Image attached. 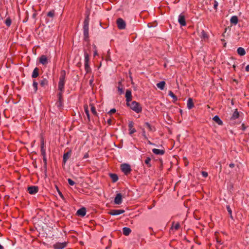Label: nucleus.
<instances>
[{
  "label": "nucleus",
  "instance_id": "1",
  "mask_svg": "<svg viewBox=\"0 0 249 249\" xmlns=\"http://www.w3.org/2000/svg\"><path fill=\"white\" fill-rule=\"evenodd\" d=\"M66 71L62 70L60 72V76L58 82V88L60 91H64L65 84Z\"/></svg>",
  "mask_w": 249,
  "mask_h": 249
},
{
  "label": "nucleus",
  "instance_id": "2",
  "mask_svg": "<svg viewBox=\"0 0 249 249\" xmlns=\"http://www.w3.org/2000/svg\"><path fill=\"white\" fill-rule=\"evenodd\" d=\"M89 16L88 15L84 21L83 25V35L84 36V39L87 40L89 38Z\"/></svg>",
  "mask_w": 249,
  "mask_h": 249
},
{
  "label": "nucleus",
  "instance_id": "3",
  "mask_svg": "<svg viewBox=\"0 0 249 249\" xmlns=\"http://www.w3.org/2000/svg\"><path fill=\"white\" fill-rule=\"evenodd\" d=\"M127 106H129L131 109L137 113H140L142 111L141 106L136 101H133L130 104L128 103V105Z\"/></svg>",
  "mask_w": 249,
  "mask_h": 249
},
{
  "label": "nucleus",
  "instance_id": "4",
  "mask_svg": "<svg viewBox=\"0 0 249 249\" xmlns=\"http://www.w3.org/2000/svg\"><path fill=\"white\" fill-rule=\"evenodd\" d=\"M121 169L122 172L125 175H127L130 173L131 168L129 164L124 163L121 165Z\"/></svg>",
  "mask_w": 249,
  "mask_h": 249
},
{
  "label": "nucleus",
  "instance_id": "5",
  "mask_svg": "<svg viewBox=\"0 0 249 249\" xmlns=\"http://www.w3.org/2000/svg\"><path fill=\"white\" fill-rule=\"evenodd\" d=\"M116 24L118 29L120 30H123L125 28L126 23L122 18H119L117 19Z\"/></svg>",
  "mask_w": 249,
  "mask_h": 249
},
{
  "label": "nucleus",
  "instance_id": "6",
  "mask_svg": "<svg viewBox=\"0 0 249 249\" xmlns=\"http://www.w3.org/2000/svg\"><path fill=\"white\" fill-rule=\"evenodd\" d=\"M67 242H64L63 243L57 242L53 245L54 249H63L66 247Z\"/></svg>",
  "mask_w": 249,
  "mask_h": 249
},
{
  "label": "nucleus",
  "instance_id": "7",
  "mask_svg": "<svg viewBox=\"0 0 249 249\" xmlns=\"http://www.w3.org/2000/svg\"><path fill=\"white\" fill-rule=\"evenodd\" d=\"M178 22L181 26H185L186 25L185 16L182 14L178 16Z\"/></svg>",
  "mask_w": 249,
  "mask_h": 249
},
{
  "label": "nucleus",
  "instance_id": "8",
  "mask_svg": "<svg viewBox=\"0 0 249 249\" xmlns=\"http://www.w3.org/2000/svg\"><path fill=\"white\" fill-rule=\"evenodd\" d=\"M28 191L29 194L34 195L38 192V188L36 186H30L28 188Z\"/></svg>",
  "mask_w": 249,
  "mask_h": 249
},
{
  "label": "nucleus",
  "instance_id": "9",
  "mask_svg": "<svg viewBox=\"0 0 249 249\" xmlns=\"http://www.w3.org/2000/svg\"><path fill=\"white\" fill-rule=\"evenodd\" d=\"M125 98L127 105H128V103L132 100L131 91L129 89H127L125 92Z\"/></svg>",
  "mask_w": 249,
  "mask_h": 249
},
{
  "label": "nucleus",
  "instance_id": "10",
  "mask_svg": "<svg viewBox=\"0 0 249 249\" xmlns=\"http://www.w3.org/2000/svg\"><path fill=\"white\" fill-rule=\"evenodd\" d=\"M124 210H112L109 212V214L112 215H117L123 213Z\"/></svg>",
  "mask_w": 249,
  "mask_h": 249
},
{
  "label": "nucleus",
  "instance_id": "11",
  "mask_svg": "<svg viewBox=\"0 0 249 249\" xmlns=\"http://www.w3.org/2000/svg\"><path fill=\"white\" fill-rule=\"evenodd\" d=\"M122 202V196L121 194H117L114 199V203L119 205Z\"/></svg>",
  "mask_w": 249,
  "mask_h": 249
},
{
  "label": "nucleus",
  "instance_id": "12",
  "mask_svg": "<svg viewBox=\"0 0 249 249\" xmlns=\"http://www.w3.org/2000/svg\"><path fill=\"white\" fill-rule=\"evenodd\" d=\"M128 128L129 131V134L131 135L134 133L136 132V130L134 128V123L132 121H130L128 123Z\"/></svg>",
  "mask_w": 249,
  "mask_h": 249
},
{
  "label": "nucleus",
  "instance_id": "13",
  "mask_svg": "<svg viewBox=\"0 0 249 249\" xmlns=\"http://www.w3.org/2000/svg\"><path fill=\"white\" fill-rule=\"evenodd\" d=\"M39 62L43 65H46L48 64V61L46 55H42L39 58Z\"/></svg>",
  "mask_w": 249,
  "mask_h": 249
},
{
  "label": "nucleus",
  "instance_id": "14",
  "mask_svg": "<svg viewBox=\"0 0 249 249\" xmlns=\"http://www.w3.org/2000/svg\"><path fill=\"white\" fill-rule=\"evenodd\" d=\"M86 214V209L84 207H82L79 210L76 212V214L78 216L83 217Z\"/></svg>",
  "mask_w": 249,
  "mask_h": 249
},
{
  "label": "nucleus",
  "instance_id": "15",
  "mask_svg": "<svg viewBox=\"0 0 249 249\" xmlns=\"http://www.w3.org/2000/svg\"><path fill=\"white\" fill-rule=\"evenodd\" d=\"M180 227V225L179 222L175 223V222H173L172 224V226L170 228V230L171 231H177Z\"/></svg>",
  "mask_w": 249,
  "mask_h": 249
},
{
  "label": "nucleus",
  "instance_id": "16",
  "mask_svg": "<svg viewBox=\"0 0 249 249\" xmlns=\"http://www.w3.org/2000/svg\"><path fill=\"white\" fill-rule=\"evenodd\" d=\"M71 154V150H70L67 153H65L63 155V162L64 163H66L67 160L70 158V156Z\"/></svg>",
  "mask_w": 249,
  "mask_h": 249
},
{
  "label": "nucleus",
  "instance_id": "17",
  "mask_svg": "<svg viewBox=\"0 0 249 249\" xmlns=\"http://www.w3.org/2000/svg\"><path fill=\"white\" fill-rule=\"evenodd\" d=\"M152 152H153V153L157 155H162L165 153L164 150L156 148L153 149Z\"/></svg>",
  "mask_w": 249,
  "mask_h": 249
},
{
  "label": "nucleus",
  "instance_id": "18",
  "mask_svg": "<svg viewBox=\"0 0 249 249\" xmlns=\"http://www.w3.org/2000/svg\"><path fill=\"white\" fill-rule=\"evenodd\" d=\"M187 106L188 109H191L194 107V104L193 103V99L191 98H189L188 99Z\"/></svg>",
  "mask_w": 249,
  "mask_h": 249
},
{
  "label": "nucleus",
  "instance_id": "19",
  "mask_svg": "<svg viewBox=\"0 0 249 249\" xmlns=\"http://www.w3.org/2000/svg\"><path fill=\"white\" fill-rule=\"evenodd\" d=\"M38 75H39V69L38 68L36 67L33 70V71L32 74V77L33 78H36L37 77H38Z\"/></svg>",
  "mask_w": 249,
  "mask_h": 249
},
{
  "label": "nucleus",
  "instance_id": "20",
  "mask_svg": "<svg viewBox=\"0 0 249 249\" xmlns=\"http://www.w3.org/2000/svg\"><path fill=\"white\" fill-rule=\"evenodd\" d=\"M213 119L218 125H223V122L222 121V120L220 119V118L218 116L216 115V116H214L213 117Z\"/></svg>",
  "mask_w": 249,
  "mask_h": 249
},
{
  "label": "nucleus",
  "instance_id": "21",
  "mask_svg": "<svg viewBox=\"0 0 249 249\" xmlns=\"http://www.w3.org/2000/svg\"><path fill=\"white\" fill-rule=\"evenodd\" d=\"M118 85H119V86L117 87L118 91L119 94H122L124 93V90L123 86L122 85L121 81H119L118 82Z\"/></svg>",
  "mask_w": 249,
  "mask_h": 249
},
{
  "label": "nucleus",
  "instance_id": "22",
  "mask_svg": "<svg viewBox=\"0 0 249 249\" xmlns=\"http://www.w3.org/2000/svg\"><path fill=\"white\" fill-rule=\"evenodd\" d=\"M131 230L130 228L127 227H124L123 228V233L125 236H128L131 233Z\"/></svg>",
  "mask_w": 249,
  "mask_h": 249
},
{
  "label": "nucleus",
  "instance_id": "23",
  "mask_svg": "<svg viewBox=\"0 0 249 249\" xmlns=\"http://www.w3.org/2000/svg\"><path fill=\"white\" fill-rule=\"evenodd\" d=\"M48 81L47 80V79L45 78L42 77V79H41L39 81L40 85L42 87H44L47 86L48 85Z\"/></svg>",
  "mask_w": 249,
  "mask_h": 249
},
{
  "label": "nucleus",
  "instance_id": "24",
  "mask_svg": "<svg viewBox=\"0 0 249 249\" xmlns=\"http://www.w3.org/2000/svg\"><path fill=\"white\" fill-rule=\"evenodd\" d=\"M237 51L238 54L241 56H243L246 54L245 50L242 47H239Z\"/></svg>",
  "mask_w": 249,
  "mask_h": 249
},
{
  "label": "nucleus",
  "instance_id": "25",
  "mask_svg": "<svg viewBox=\"0 0 249 249\" xmlns=\"http://www.w3.org/2000/svg\"><path fill=\"white\" fill-rule=\"evenodd\" d=\"M145 126L148 129V130L150 131H156V128L154 126L151 125V124L148 122H146L144 124Z\"/></svg>",
  "mask_w": 249,
  "mask_h": 249
},
{
  "label": "nucleus",
  "instance_id": "26",
  "mask_svg": "<svg viewBox=\"0 0 249 249\" xmlns=\"http://www.w3.org/2000/svg\"><path fill=\"white\" fill-rule=\"evenodd\" d=\"M63 91H60V92L57 94L60 106L62 105L63 102Z\"/></svg>",
  "mask_w": 249,
  "mask_h": 249
},
{
  "label": "nucleus",
  "instance_id": "27",
  "mask_svg": "<svg viewBox=\"0 0 249 249\" xmlns=\"http://www.w3.org/2000/svg\"><path fill=\"white\" fill-rule=\"evenodd\" d=\"M239 116V113L238 111H237V109H235L231 117V119L233 120H235V119L238 118Z\"/></svg>",
  "mask_w": 249,
  "mask_h": 249
},
{
  "label": "nucleus",
  "instance_id": "28",
  "mask_svg": "<svg viewBox=\"0 0 249 249\" xmlns=\"http://www.w3.org/2000/svg\"><path fill=\"white\" fill-rule=\"evenodd\" d=\"M84 64H89V56L87 52H84Z\"/></svg>",
  "mask_w": 249,
  "mask_h": 249
},
{
  "label": "nucleus",
  "instance_id": "29",
  "mask_svg": "<svg viewBox=\"0 0 249 249\" xmlns=\"http://www.w3.org/2000/svg\"><path fill=\"white\" fill-rule=\"evenodd\" d=\"M230 21L231 23H232L234 25H236L237 24L238 21V19L237 16H234L231 17L230 19Z\"/></svg>",
  "mask_w": 249,
  "mask_h": 249
},
{
  "label": "nucleus",
  "instance_id": "30",
  "mask_svg": "<svg viewBox=\"0 0 249 249\" xmlns=\"http://www.w3.org/2000/svg\"><path fill=\"white\" fill-rule=\"evenodd\" d=\"M165 82L163 81L157 84V86L161 90H163L165 87Z\"/></svg>",
  "mask_w": 249,
  "mask_h": 249
},
{
  "label": "nucleus",
  "instance_id": "31",
  "mask_svg": "<svg viewBox=\"0 0 249 249\" xmlns=\"http://www.w3.org/2000/svg\"><path fill=\"white\" fill-rule=\"evenodd\" d=\"M110 177L113 182H116L118 179V176L115 174H110Z\"/></svg>",
  "mask_w": 249,
  "mask_h": 249
},
{
  "label": "nucleus",
  "instance_id": "32",
  "mask_svg": "<svg viewBox=\"0 0 249 249\" xmlns=\"http://www.w3.org/2000/svg\"><path fill=\"white\" fill-rule=\"evenodd\" d=\"M226 208H227V211L228 212V213H229V214L230 216V217L231 218V219H233V216L232 215V210H231V208H230V206L229 205H227L226 206Z\"/></svg>",
  "mask_w": 249,
  "mask_h": 249
},
{
  "label": "nucleus",
  "instance_id": "33",
  "mask_svg": "<svg viewBox=\"0 0 249 249\" xmlns=\"http://www.w3.org/2000/svg\"><path fill=\"white\" fill-rule=\"evenodd\" d=\"M84 109H85V113L87 116L88 120H89V121H90V116H89V111L88 110V106H85Z\"/></svg>",
  "mask_w": 249,
  "mask_h": 249
},
{
  "label": "nucleus",
  "instance_id": "34",
  "mask_svg": "<svg viewBox=\"0 0 249 249\" xmlns=\"http://www.w3.org/2000/svg\"><path fill=\"white\" fill-rule=\"evenodd\" d=\"M84 66L86 73H89L91 71V69L90 68L89 64H84Z\"/></svg>",
  "mask_w": 249,
  "mask_h": 249
},
{
  "label": "nucleus",
  "instance_id": "35",
  "mask_svg": "<svg viewBox=\"0 0 249 249\" xmlns=\"http://www.w3.org/2000/svg\"><path fill=\"white\" fill-rule=\"evenodd\" d=\"M37 86L38 83L36 80H34L33 83V87L34 88V91L35 92H36L37 90Z\"/></svg>",
  "mask_w": 249,
  "mask_h": 249
},
{
  "label": "nucleus",
  "instance_id": "36",
  "mask_svg": "<svg viewBox=\"0 0 249 249\" xmlns=\"http://www.w3.org/2000/svg\"><path fill=\"white\" fill-rule=\"evenodd\" d=\"M168 94L170 96L173 98L174 101H177L178 100L177 96L174 94V93L172 91H169Z\"/></svg>",
  "mask_w": 249,
  "mask_h": 249
},
{
  "label": "nucleus",
  "instance_id": "37",
  "mask_svg": "<svg viewBox=\"0 0 249 249\" xmlns=\"http://www.w3.org/2000/svg\"><path fill=\"white\" fill-rule=\"evenodd\" d=\"M5 23L7 26L9 27L11 24V19L9 18H7L5 21Z\"/></svg>",
  "mask_w": 249,
  "mask_h": 249
},
{
  "label": "nucleus",
  "instance_id": "38",
  "mask_svg": "<svg viewBox=\"0 0 249 249\" xmlns=\"http://www.w3.org/2000/svg\"><path fill=\"white\" fill-rule=\"evenodd\" d=\"M201 38H208V35L207 34V33L204 31H202L201 33Z\"/></svg>",
  "mask_w": 249,
  "mask_h": 249
},
{
  "label": "nucleus",
  "instance_id": "39",
  "mask_svg": "<svg viewBox=\"0 0 249 249\" xmlns=\"http://www.w3.org/2000/svg\"><path fill=\"white\" fill-rule=\"evenodd\" d=\"M151 161V159L149 158V157H147L146 159H145L144 162H145V163L148 166V167H150L151 166V165L150 164V162Z\"/></svg>",
  "mask_w": 249,
  "mask_h": 249
},
{
  "label": "nucleus",
  "instance_id": "40",
  "mask_svg": "<svg viewBox=\"0 0 249 249\" xmlns=\"http://www.w3.org/2000/svg\"><path fill=\"white\" fill-rule=\"evenodd\" d=\"M54 15V11L53 10L47 13V16L53 18Z\"/></svg>",
  "mask_w": 249,
  "mask_h": 249
},
{
  "label": "nucleus",
  "instance_id": "41",
  "mask_svg": "<svg viewBox=\"0 0 249 249\" xmlns=\"http://www.w3.org/2000/svg\"><path fill=\"white\" fill-rule=\"evenodd\" d=\"M91 111L94 115H97V113L96 112V108L93 105H91Z\"/></svg>",
  "mask_w": 249,
  "mask_h": 249
},
{
  "label": "nucleus",
  "instance_id": "42",
  "mask_svg": "<svg viewBox=\"0 0 249 249\" xmlns=\"http://www.w3.org/2000/svg\"><path fill=\"white\" fill-rule=\"evenodd\" d=\"M68 183L70 185H74L75 184V182L74 181H73L72 179H71V178H68Z\"/></svg>",
  "mask_w": 249,
  "mask_h": 249
},
{
  "label": "nucleus",
  "instance_id": "43",
  "mask_svg": "<svg viewBox=\"0 0 249 249\" xmlns=\"http://www.w3.org/2000/svg\"><path fill=\"white\" fill-rule=\"evenodd\" d=\"M43 147H44V142H43V141H42L41 143V151L42 154H44L45 153V151L43 150Z\"/></svg>",
  "mask_w": 249,
  "mask_h": 249
},
{
  "label": "nucleus",
  "instance_id": "44",
  "mask_svg": "<svg viewBox=\"0 0 249 249\" xmlns=\"http://www.w3.org/2000/svg\"><path fill=\"white\" fill-rule=\"evenodd\" d=\"M202 176H203V177H204V178H206V177H208V173H207V172H205V171H203V172H202Z\"/></svg>",
  "mask_w": 249,
  "mask_h": 249
},
{
  "label": "nucleus",
  "instance_id": "45",
  "mask_svg": "<svg viewBox=\"0 0 249 249\" xmlns=\"http://www.w3.org/2000/svg\"><path fill=\"white\" fill-rule=\"evenodd\" d=\"M116 112V109L115 108L111 109L109 112L108 113L109 114H112Z\"/></svg>",
  "mask_w": 249,
  "mask_h": 249
},
{
  "label": "nucleus",
  "instance_id": "46",
  "mask_svg": "<svg viewBox=\"0 0 249 249\" xmlns=\"http://www.w3.org/2000/svg\"><path fill=\"white\" fill-rule=\"evenodd\" d=\"M217 6H218V2L216 1H215L214 5H213L214 8L216 9Z\"/></svg>",
  "mask_w": 249,
  "mask_h": 249
},
{
  "label": "nucleus",
  "instance_id": "47",
  "mask_svg": "<svg viewBox=\"0 0 249 249\" xmlns=\"http://www.w3.org/2000/svg\"><path fill=\"white\" fill-rule=\"evenodd\" d=\"M234 166H235L234 164V163H230V164H229V167H230V168H233V167H234Z\"/></svg>",
  "mask_w": 249,
  "mask_h": 249
},
{
  "label": "nucleus",
  "instance_id": "48",
  "mask_svg": "<svg viewBox=\"0 0 249 249\" xmlns=\"http://www.w3.org/2000/svg\"><path fill=\"white\" fill-rule=\"evenodd\" d=\"M246 71H249V65H247L246 67Z\"/></svg>",
  "mask_w": 249,
  "mask_h": 249
},
{
  "label": "nucleus",
  "instance_id": "49",
  "mask_svg": "<svg viewBox=\"0 0 249 249\" xmlns=\"http://www.w3.org/2000/svg\"><path fill=\"white\" fill-rule=\"evenodd\" d=\"M89 157V155H88V153H86V154H85V155L84 156V159H86L87 158H88Z\"/></svg>",
  "mask_w": 249,
  "mask_h": 249
},
{
  "label": "nucleus",
  "instance_id": "50",
  "mask_svg": "<svg viewBox=\"0 0 249 249\" xmlns=\"http://www.w3.org/2000/svg\"><path fill=\"white\" fill-rule=\"evenodd\" d=\"M111 122H112V121H111V119H108V120H107V123H108V124H110V125L111 124Z\"/></svg>",
  "mask_w": 249,
  "mask_h": 249
},
{
  "label": "nucleus",
  "instance_id": "51",
  "mask_svg": "<svg viewBox=\"0 0 249 249\" xmlns=\"http://www.w3.org/2000/svg\"><path fill=\"white\" fill-rule=\"evenodd\" d=\"M0 249H4V247L0 244Z\"/></svg>",
  "mask_w": 249,
  "mask_h": 249
},
{
  "label": "nucleus",
  "instance_id": "52",
  "mask_svg": "<svg viewBox=\"0 0 249 249\" xmlns=\"http://www.w3.org/2000/svg\"><path fill=\"white\" fill-rule=\"evenodd\" d=\"M97 52H96V51H95V52H94V56H95V55H97Z\"/></svg>",
  "mask_w": 249,
  "mask_h": 249
},
{
  "label": "nucleus",
  "instance_id": "53",
  "mask_svg": "<svg viewBox=\"0 0 249 249\" xmlns=\"http://www.w3.org/2000/svg\"><path fill=\"white\" fill-rule=\"evenodd\" d=\"M59 195H60V196H61V197H62V196H63V195H62V193H61L60 192L59 193Z\"/></svg>",
  "mask_w": 249,
  "mask_h": 249
},
{
  "label": "nucleus",
  "instance_id": "54",
  "mask_svg": "<svg viewBox=\"0 0 249 249\" xmlns=\"http://www.w3.org/2000/svg\"><path fill=\"white\" fill-rule=\"evenodd\" d=\"M143 135L144 136H145V132H144V131H143Z\"/></svg>",
  "mask_w": 249,
  "mask_h": 249
},
{
  "label": "nucleus",
  "instance_id": "55",
  "mask_svg": "<svg viewBox=\"0 0 249 249\" xmlns=\"http://www.w3.org/2000/svg\"><path fill=\"white\" fill-rule=\"evenodd\" d=\"M92 83V81L91 80H90V84H91Z\"/></svg>",
  "mask_w": 249,
  "mask_h": 249
},
{
  "label": "nucleus",
  "instance_id": "56",
  "mask_svg": "<svg viewBox=\"0 0 249 249\" xmlns=\"http://www.w3.org/2000/svg\"><path fill=\"white\" fill-rule=\"evenodd\" d=\"M148 209H151V207H149L148 208Z\"/></svg>",
  "mask_w": 249,
  "mask_h": 249
},
{
  "label": "nucleus",
  "instance_id": "57",
  "mask_svg": "<svg viewBox=\"0 0 249 249\" xmlns=\"http://www.w3.org/2000/svg\"><path fill=\"white\" fill-rule=\"evenodd\" d=\"M43 160L46 161V159L45 158L43 159Z\"/></svg>",
  "mask_w": 249,
  "mask_h": 249
},
{
  "label": "nucleus",
  "instance_id": "58",
  "mask_svg": "<svg viewBox=\"0 0 249 249\" xmlns=\"http://www.w3.org/2000/svg\"><path fill=\"white\" fill-rule=\"evenodd\" d=\"M130 78H131V79H132V77L131 76H130Z\"/></svg>",
  "mask_w": 249,
  "mask_h": 249
}]
</instances>
